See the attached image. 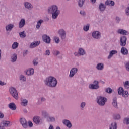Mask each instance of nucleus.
Returning a JSON list of instances; mask_svg holds the SVG:
<instances>
[{
	"label": "nucleus",
	"instance_id": "f257e3e1",
	"mask_svg": "<svg viewBox=\"0 0 129 129\" xmlns=\"http://www.w3.org/2000/svg\"><path fill=\"white\" fill-rule=\"evenodd\" d=\"M44 84L49 88H55L58 84V81L55 77L48 76L44 80Z\"/></svg>",
	"mask_w": 129,
	"mask_h": 129
},
{
	"label": "nucleus",
	"instance_id": "f03ea898",
	"mask_svg": "<svg viewBox=\"0 0 129 129\" xmlns=\"http://www.w3.org/2000/svg\"><path fill=\"white\" fill-rule=\"evenodd\" d=\"M48 12L49 14H52V19L53 20H56L60 15V10L58 9L57 5H52L49 7Z\"/></svg>",
	"mask_w": 129,
	"mask_h": 129
},
{
	"label": "nucleus",
	"instance_id": "7ed1b4c3",
	"mask_svg": "<svg viewBox=\"0 0 129 129\" xmlns=\"http://www.w3.org/2000/svg\"><path fill=\"white\" fill-rule=\"evenodd\" d=\"M96 101L100 106H104L107 102V99L105 97L100 96L97 97Z\"/></svg>",
	"mask_w": 129,
	"mask_h": 129
},
{
	"label": "nucleus",
	"instance_id": "20e7f679",
	"mask_svg": "<svg viewBox=\"0 0 129 129\" xmlns=\"http://www.w3.org/2000/svg\"><path fill=\"white\" fill-rule=\"evenodd\" d=\"M9 93L13 98H15L16 100H18L19 99V94L18 93V91L15 88L13 87H11L9 88Z\"/></svg>",
	"mask_w": 129,
	"mask_h": 129
},
{
	"label": "nucleus",
	"instance_id": "39448f33",
	"mask_svg": "<svg viewBox=\"0 0 129 129\" xmlns=\"http://www.w3.org/2000/svg\"><path fill=\"white\" fill-rule=\"evenodd\" d=\"M91 36L95 40H100L101 39V32L99 31L95 30L92 32Z\"/></svg>",
	"mask_w": 129,
	"mask_h": 129
},
{
	"label": "nucleus",
	"instance_id": "423d86ee",
	"mask_svg": "<svg viewBox=\"0 0 129 129\" xmlns=\"http://www.w3.org/2000/svg\"><path fill=\"white\" fill-rule=\"evenodd\" d=\"M93 84L89 85V89L97 90L99 89V82L97 81H94Z\"/></svg>",
	"mask_w": 129,
	"mask_h": 129
},
{
	"label": "nucleus",
	"instance_id": "0eeeda50",
	"mask_svg": "<svg viewBox=\"0 0 129 129\" xmlns=\"http://www.w3.org/2000/svg\"><path fill=\"white\" fill-rule=\"evenodd\" d=\"M127 38L125 36H122L120 38L119 44L122 47H124L126 45Z\"/></svg>",
	"mask_w": 129,
	"mask_h": 129
},
{
	"label": "nucleus",
	"instance_id": "6e6552de",
	"mask_svg": "<svg viewBox=\"0 0 129 129\" xmlns=\"http://www.w3.org/2000/svg\"><path fill=\"white\" fill-rule=\"evenodd\" d=\"M78 72V69L77 68H73L70 71V74L69 75V77L70 78H73L74 77V76Z\"/></svg>",
	"mask_w": 129,
	"mask_h": 129
},
{
	"label": "nucleus",
	"instance_id": "1a4fd4ad",
	"mask_svg": "<svg viewBox=\"0 0 129 129\" xmlns=\"http://www.w3.org/2000/svg\"><path fill=\"white\" fill-rule=\"evenodd\" d=\"M33 120L35 124H42V119H41V117L39 116H35L33 118Z\"/></svg>",
	"mask_w": 129,
	"mask_h": 129
},
{
	"label": "nucleus",
	"instance_id": "9d476101",
	"mask_svg": "<svg viewBox=\"0 0 129 129\" xmlns=\"http://www.w3.org/2000/svg\"><path fill=\"white\" fill-rule=\"evenodd\" d=\"M58 34L59 35V36L61 38L62 40H64L66 38V32L64 29H59L58 31Z\"/></svg>",
	"mask_w": 129,
	"mask_h": 129
},
{
	"label": "nucleus",
	"instance_id": "9b49d317",
	"mask_svg": "<svg viewBox=\"0 0 129 129\" xmlns=\"http://www.w3.org/2000/svg\"><path fill=\"white\" fill-rule=\"evenodd\" d=\"M75 56H84L85 54H86V52L85 51V50L82 48H80L79 49L78 52H75Z\"/></svg>",
	"mask_w": 129,
	"mask_h": 129
},
{
	"label": "nucleus",
	"instance_id": "f8f14e48",
	"mask_svg": "<svg viewBox=\"0 0 129 129\" xmlns=\"http://www.w3.org/2000/svg\"><path fill=\"white\" fill-rule=\"evenodd\" d=\"M117 33L120 35H122L123 36H128L129 35V32L128 31L122 29H118Z\"/></svg>",
	"mask_w": 129,
	"mask_h": 129
},
{
	"label": "nucleus",
	"instance_id": "ddd939ff",
	"mask_svg": "<svg viewBox=\"0 0 129 129\" xmlns=\"http://www.w3.org/2000/svg\"><path fill=\"white\" fill-rule=\"evenodd\" d=\"M42 40L43 42L46 43V44H50L51 43V38L47 34H44L42 35Z\"/></svg>",
	"mask_w": 129,
	"mask_h": 129
},
{
	"label": "nucleus",
	"instance_id": "4468645a",
	"mask_svg": "<svg viewBox=\"0 0 129 129\" xmlns=\"http://www.w3.org/2000/svg\"><path fill=\"white\" fill-rule=\"evenodd\" d=\"M62 123L68 128H71L72 127V123H71V122L69 120L63 119L62 120Z\"/></svg>",
	"mask_w": 129,
	"mask_h": 129
},
{
	"label": "nucleus",
	"instance_id": "2eb2a0df",
	"mask_svg": "<svg viewBox=\"0 0 129 129\" xmlns=\"http://www.w3.org/2000/svg\"><path fill=\"white\" fill-rule=\"evenodd\" d=\"M96 69L98 71H102L104 69V63L103 62H98L96 66Z\"/></svg>",
	"mask_w": 129,
	"mask_h": 129
},
{
	"label": "nucleus",
	"instance_id": "dca6fc26",
	"mask_svg": "<svg viewBox=\"0 0 129 129\" xmlns=\"http://www.w3.org/2000/svg\"><path fill=\"white\" fill-rule=\"evenodd\" d=\"M14 27H15L14 24L10 23L7 24L5 26L6 32H11V31L14 29Z\"/></svg>",
	"mask_w": 129,
	"mask_h": 129
},
{
	"label": "nucleus",
	"instance_id": "f3484780",
	"mask_svg": "<svg viewBox=\"0 0 129 129\" xmlns=\"http://www.w3.org/2000/svg\"><path fill=\"white\" fill-rule=\"evenodd\" d=\"M20 122L22 124L24 128H27L28 127V124L27 123V120L25 118H21L20 120Z\"/></svg>",
	"mask_w": 129,
	"mask_h": 129
},
{
	"label": "nucleus",
	"instance_id": "a211bd4d",
	"mask_svg": "<svg viewBox=\"0 0 129 129\" xmlns=\"http://www.w3.org/2000/svg\"><path fill=\"white\" fill-rule=\"evenodd\" d=\"M23 6L27 10H31L32 9H33V5L30 2H24L23 3Z\"/></svg>",
	"mask_w": 129,
	"mask_h": 129
},
{
	"label": "nucleus",
	"instance_id": "6ab92c4d",
	"mask_svg": "<svg viewBox=\"0 0 129 129\" xmlns=\"http://www.w3.org/2000/svg\"><path fill=\"white\" fill-rule=\"evenodd\" d=\"M25 73L26 75L28 76H31L33 75L34 73V70L33 68H29L25 71Z\"/></svg>",
	"mask_w": 129,
	"mask_h": 129
},
{
	"label": "nucleus",
	"instance_id": "aec40b11",
	"mask_svg": "<svg viewBox=\"0 0 129 129\" xmlns=\"http://www.w3.org/2000/svg\"><path fill=\"white\" fill-rule=\"evenodd\" d=\"M26 25V20L25 19H22L20 20V21L19 23L18 26L19 28L22 29V28H24L25 25Z\"/></svg>",
	"mask_w": 129,
	"mask_h": 129
},
{
	"label": "nucleus",
	"instance_id": "412c9836",
	"mask_svg": "<svg viewBox=\"0 0 129 129\" xmlns=\"http://www.w3.org/2000/svg\"><path fill=\"white\" fill-rule=\"evenodd\" d=\"M39 45H40V41H35L31 43L29 47L32 49L33 48H36V47H37V46H39Z\"/></svg>",
	"mask_w": 129,
	"mask_h": 129
},
{
	"label": "nucleus",
	"instance_id": "4be33fe9",
	"mask_svg": "<svg viewBox=\"0 0 129 129\" xmlns=\"http://www.w3.org/2000/svg\"><path fill=\"white\" fill-rule=\"evenodd\" d=\"M115 54H117V50H112L110 51L109 52V54L108 56L107 59H108L109 60L111 59V58L113 57V55H115Z\"/></svg>",
	"mask_w": 129,
	"mask_h": 129
},
{
	"label": "nucleus",
	"instance_id": "5701e85b",
	"mask_svg": "<svg viewBox=\"0 0 129 129\" xmlns=\"http://www.w3.org/2000/svg\"><path fill=\"white\" fill-rule=\"evenodd\" d=\"M46 98H45L44 97H40L38 98L37 104L40 105V104H42L43 102H46Z\"/></svg>",
	"mask_w": 129,
	"mask_h": 129
},
{
	"label": "nucleus",
	"instance_id": "b1692460",
	"mask_svg": "<svg viewBox=\"0 0 129 129\" xmlns=\"http://www.w3.org/2000/svg\"><path fill=\"white\" fill-rule=\"evenodd\" d=\"M12 122H10L9 121H3L2 122V125L3 126L10 127L12 126Z\"/></svg>",
	"mask_w": 129,
	"mask_h": 129
},
{
	"label": "nucleus",
	"instance_id": "393cba45",
	"mask_svg": "<svg viewBox=\"0 0 129 129\" xmlns=\"http://www.w3.org/2000/svg\"><path fill=\"white\" fill-rule=\"evenodd\" d=\"M109 129H117V123L116 122H112L109 125Z\"/></svg>",
	"mask_w": 129,
	"mask_h": 129
},
{
	"label": "nucleus",
	"instance_id": "a878e982",
	"mask_svg": "<svg viewBox=\"0 0 129 129\" xmlns=\"http://www.w3.org/2000/svg\"><path fill=\"white\" fill-rule=\"evenodd\" d=\"M121 53L122 55H128V50L126 48L122 47L121 49Z\"/></svg>",
	"mask_w": 129,
	"mask_h": 129
},
{
	"label": "nucleus",
	"instance_id": "bb28decb",
	"mask_svg": "<svg viewBox=\"0 0 129 129\" xmlns=\"http://www.w3.org/2000/svg\"><path fill=\"white\" fill-rule=\"evenodd\" d=\"M8 106L11 110H16V109H17V106H16L14 103H9Z\"/></svg>",
	"mask_w": 129,
	"mask_h": 129
},
{
	"label": "nucleus",
	"instance_id": "cd10ccee",
	"mask_svg": "<svg viewBox=\"0 0 129 129\" xmlns=\"http://www.w3.org/2000/svg\"><path fill=\"white\" fill-rule=\"evenodd\" d=\"M44 23V20L40 19L37 22L36 28L37 29V30H39L41 28V26L42 24Z\"/></svg>",
	"mask_w": 129,
	"mask_h": 129
},
{
	"label": "nucleus",
	"instance_id": "c85d7f7f",
	"mask_svg": "<svg viewBox=\"0 0 129 129\" xmlns=\"http://www.w3.org/2000/svg\"><path fill=\"white\" fill-rule=\"evenodd\" d=\"M21 104L22 106H27L28 105V100L26 99H21Z\"/></svg>",
	"mask_w": 129,
	"mask_h": 129
},
{
	"label": "nucleus",
	"instance_id": "c756f323",
	"mask_svg": "<svg viewBox=\"0 0 129 129\" xmlns=\"http://www.w3.org/2000/svg\"><path fill=\"white\" fill-rule=\"evenodd\" d=\"M112 104L113 106L115 107V108H118V106L117 105V99L116 97L113 98Z\"/></svg>",
	"mask_w": 129,
	"mask_h": 129
},
{
	"label": "nucleus",
	"instance_id": "7c9ffc66",
	"mask_svg": "<svg viewBox=\"0 0 129 129\" xmlns=\"http://www.w3.org/2000/svg\"><path fill=\"white\" fill-rule=\"evenodd\" d=\"M99 8L101 12H103V11H105V9H106V6H105V5L104 4L100 3L99 5Z\"/></svg>",
	"mask_w": 129,
	"mask_h": 129
},
{
	"label": "nucleus",
	"instance_id": "2f4dec72",
	"mask_svg": "<svg viewBox=\"0 0 129 129\" xmlns=\"http://www.w3.org/2000/svg\"><path fill=\"white\" fill-rule=\"evenodd\" d=\"M41 114L45 118H48L49 117V112L46 110L42 111Z\"/></svg>",
	"mask_w": 129,
	"mask_h": 129
},
{
	"label": "nucleus",
	"instance_id": "473e14b6",
	"mask_svg": "<svg viewBox=\"0 0 129 129\" xmlns=\"http://www.w3.org/2000/svg\"><path fill=\"white\" fill-rule=\"evenodd\" d=\"M47 121L49 122H54L55 120H56V119L55 118V117L54 116H48V117L47 118Z\"/></svg>",
	"mask_w": 129,
	"mask_h": 129
},
{
	"label": "nucleus",
	"instance_id": "72a5a7b5",
	"mask_svg": "<svg viewBox=\"0 0 129 129\" xmlns=\"http://www.w3.org/2000/svg\"><path fill=\"white\" fill-rule=\"evenodd\" d=\"M16 61H17V54L14 53L11 56V61L12 62V63H14Z\"/></svg>",
	"mask_w": 129,
	"mask_h": 129
},
{
	"label": "nucleus",
	"instance_id": "f704fd0d",
	"mask_svg": "<svg viewBox=\"0 0 129 129\" xmlns=\"http://www.w3.org/2000/svg\"><path fill=\"white\" fill-rule=\"evenodd\" d=\"M19 79L23 82H26L27 81V78L24 75H21L19 76Z\"/></svg>",
	"mask_w": 129,
	"mask_h": 129
},
{
	"label": "nucleus",
	"instance_id": "c9c22d12",
	"mask_svg": "<svg viewBox=\"0 0 129 129\" xmlns=\"http://www.w3.org/2000/svg\"><path fill=\"white\" fill-rule=\"evenodd\" d=\"M114 119L116 120H119L120 118H121V116H120V114H115L113 116Z\"/></svg>",
	"mask_w": 129,
	"mask_h": 129
},
{
	"label": "nucleus",
	"instance_id": "e433bc0d",
	"mask_svg": "<svg viewBox=\"0 0 129 129\" xmlns=\"http://www.w3.org/2000/svg\"><path fill=\"white\" fill-rule=\"evenodd\" d=\"M18 47H19V43L17 42H14L12 45V49H17Z\"/></svg>",
	"mask_w": 129,
	"mask_h": 129
},
{
	"label": "nucleus",
	"instance_id": "4c0bfd02",
	"mask_svg": "<svg viewBox=\"0 0 129 129\" xmlns=\"http://www.w3.org/2000/svg\"><path fill=\"white\" fill-rule=\"evenodd\" d=\"M84 3H85V0H79L78 1V6L80 8H82L83 7V5H84Z\"/></svg>",
	"mask_w": 129,
	"mask_h": 129
},
{
	"label": "nucleus",
	"instance_id": "58836bf2",
	"mask_svg": "<svg viewBox=\"0 0 129 129\" xmlns=\"http://www.w3.org/2000/svg\"><path fill=\"white\" fill-rule=\"evenodd\" d=\"M89 27H90V25L89 24H87L86 25L84 26L83 30L85 32H88L89 31Z\"/></svg>",
	"mask_w": 129,
	"mask_h": 129
},
{
	"label": "nucleus",
	"instance_id": "ea45409f",
	"mask_svg": "<svg viewBox=\"0 0 129 129\" xmlns=\"http://www.w3.org/2000/svg\"><path fill=\"white\" fill-rule=\"evenodd\" d=\"M124 91V90H123V88L121 87H119L118 89V93L119 95H122Z\"/></svg>",
	"mask_w": 129,
	"mask_h": 129
},
{
	"label": "nucleus",
	"instance_id": "a19ab883",
	"mask_svg": "<svg viewBox=\"0 0 129 129\" xmlns=\"http://www.w3.org/2000/svg\"><path fill=\"white\" fill-rule=\"evenodd\" d=\"M122 97L126 98V97H128V92L127 91H124L122 94Z\"/></svg>",
	"mask_w": 129,
	"mask_h": 129
},
{
	"label": "nucleus",
	"instance_id": "79ce46f5",
	"mask_svg": "<svg viewBox=\"0 0 129 129\" xmlns=\"http://www.w3.org/2000/svg\"><path fill=\"white\" fill-rule=\"evenodd\" d=\"M85 105H86V103H85V102H82V103H81L80 107L81 110H83V109H84V107H85Z\"/></svg>",
	"mask_w": 129,
	"mask_h": 129
},
{
	"label": "nucleus",
	"instance_id": "37998d69",
	"mask_svg": "<svg viewBox=\"0 0 129 129\" xmlns=\"http://www.w3.org/2000/svg\"><path fill=\"white\" fill-rule=\"evenodd\" d=\"M123 85H124V87L126 89H128L129 87V81H125L124 82H123Z\"/></svg>",
	"mask_w": 129,
	"mask_h": 129
},
{
	"label": "nucleus",
	"instance_id": "c03bdc74",
	"mask_svg": "<svg viewBox=\"0 0 129 129\" xmlns=\"http://www.w3.org/2000/svg\"><path fill=\"white\" fill-rule=\"evenodd\" d=\"M19 36L20 38H26V34L25 33V31L20 32L19 33Z\"/></svg>",
	"mask_w": 129,
	"mask_h": 129
},
{
	"label": "nucleus",
	"instance_id": "a18cd8bd",
	"mask_svg": "<svg viewBox=\"0 0 129 129\" xmlns=\"http://www.w3.org/2000/svg\"><path fill=\"white\" fill-rule=\"evenodd\" d=\"M80 14L82 17H86V12L84 10H81L80 12Z\"/></svg>",
	"mask_w": 129,
	"mask_h": 129
},
{
	"label": "nucleus",
	"instance_id": "49530a36",
	"mask_svg": "<svg viewBox=\"0 0 129 129\" xmlns=\"http://www.w3.org/2000/svg\"><path fill=\"white\" fill-rule=\"evenodd\" d=\"M123 122L125 124L128 125L129 124V117H125L124 119Z\"/></svg>",
	"mask_w": 129,
	"mask_h": 129
},
{
	"label": "nucleus",
	"instance_id": "de8ad7c7",
	"mask_svg": "<svg viewBox=\"0 0 129 129\" xmlns=\"http://www.w3.org/2000/svg\"><path fill=\"white\" fill-rule=\"evenodd\" d=\"M54 40L56 44H59V43H60V38H59L58 37L55 36L54 37Z\"/></svg>",
	"mask_w": 129,
	"mask_h": 129
},
{
	"label": "nucleus",
	"instance_id": "09e8293b",
	"mask_svg": "<svg viewBox=\"0 0 129 129\" xmlns=\"http://www.w3.org/2000/svg\"><path fill=\"white\" fill-rule=\"evenodd\" d=\"M105 92H106L107 93H112V89L110 88H107L105 89Z\"/></svg>",
	"mask_w": 129,
	"mask_h": 129
},
{
	"label": "nucleus",
	"instance_id": "8fccbe9b",
	"mask_svg": "<svg viewBox=\"0 0 129 129\" xmlns=\"http://www.w3.org/2000/svg\"><path fill=\"white\" fill-rule=\"evenodd\" d=\"M126 70L129 72V61H127L124 64Z\"/></svg>",
	"mask_w": 129,
	"mask_h": 129
},
{
	"label": "nucleus",
	"instance_id": "3c124183",
	"mask_svg": "<svg viewBox=\"0 0 129 129\" xmlns=\"http://www.w3.org/2000/svg\"><path fill=\"white\" fill-rule=\"evenodd\" d=\"M121 20V19H120V18H119V17H116L115 21L117 24H119V23H120Z\"/></svg>",
	"mask_w": 129,
	"mask_h": 129
},
{
	"label": "nucleus",
	"instance_id": "603ef678",
	"mask_svg": "<svg viewBox=\"0 0 129 129\" xmlns=\"http://www.w3.org/2000/svg\"><path fill=\"white\" fill-rule=\"evenodd\" d=\"M53 55L54 56H58V55H60V51L58 50H55L53 51Z\"/></svg>",
	"mask_w": 129,
	"mask_h": 129
},
{
	"label": "nucleus",
	"instance_id": "864d4df0",
	"mask_svg": "<svg viewBox=\"0 0 129 129\" xmlns=\"http://www.w3.org/2000/svg\"><path fill=\"white\" fill-rule=\"evenodd\" d=\"M50 51L49 50H46L45 52L44 53V55L45 56H50Z\"/></svg>",
	"mask_w": 129,
	"mask_h": 129
},
{
	"label": "nucleus",
	"instance_id": "5fc2aeb1",
	"mask_svg": "<svg viewBox=\"0 0 129 129\" xmlns=\"http://www.w3.org/2000/svg\"><path fill=\"white\" fill-rule=\"evenodd\" d=\"M33 123L32 122V121H28V126H29V127H33Z\"/></svg>",
	"mask_w": 129,
	"mask_h": 129
},
{
	"label": "nucleus",
	"instance_id": "6e6d98bb",
	"mask_svg": "<svg viewBox=\"0 0 129 129\" xmlns=\"http://www.w3.org/2000/svg\"><path fill=\"white\" fill-rule=\"evenodd\" d=\"M7 83L2 81H0V85H1V86H4V85H6Z\"/></svg>",
	"mask_w": 129,
	"mask_h": 129
},
{
	"label": "nucleus",
	"instance_id": "4d7b16f0",
	"mask_svg": "<svg viewBox=\"0 0 129 129\" xmlns=\"http://www.w3.org/2000/svg\"><path fill=\"white\" fill-rule=\"evenodd\" d=\"M28 53V50H25L24 51V52H23V56L25 57L26 56H27V54Z\"/></svg>",
	"mask_w": 129,
	"mask_h": 129
},
{
	"label": "nucleus",
	"instance_id": "13d9d810",
	"mask_svg": "<svg viewBox=\"0 0 129 129\" xmlns=\"http://www.w3.org/2000/svg\"><path fill=\"white\" fill-rule=\"evenodd\" d=\"M106 6H110V1H107L105 3Z\"/></svg>",
	"mask_w": 129,
	"mask_h": 129
},
{
	"label": "nucleus",
	"instance_id": "bf43d9fd",
	"mask_svg": "<svg viewBox=\"0 0 129 129\" xmlns=\"http://www.w3.org/2000/svg\"><path fill=\"white\" fill-rule=\"evenodd\" d=\"M33 64L34 65V66H37V64H38V61H37L36 60H33Z\"/></svg>",
	"mask_w": 129,
	"mask_h": 129
},
{
	"label": "nucleus",
	"instance_id": "052dcab7",
	"mask_svg": "<svg viewBox=\"0 0 129 129\" xmlns=\"http://www.w3.org/2000/svg\"><path fill=\"white\" fill-rule=\"evenodd\" d=\"M0 118H4V113L0 112Z\"/></svg>",
	"mask_w": 129,
	"mask_h": 129
},
{
	"label": "nucleus",
	"instance_id": "680f3d73",
	"mask_svg": "<svg viewBox=\"0 0 129 129\" xmlns=\"http://www.w3.org/2000/svg\"><path fill=\"white\" fill-rule=\"evenodd\" d=\"M114 5V2L113 1H110V6H113Z\"/></svg>",
	"mask_w": 129,
	"mask_h": 129
},
{
	"label": "nucleus",
	"instance_id": "e2e57ef3",
	"mask_svg": "<svg viewBox=\"0 0 129 129\" xmlns=\"http://www.w3.org/2000/svg\"><path fill=\"white\" fill-rule=\"evenodd\" d=\"M49 129H54V126H52V125H50L49 127Z\"/></svg>",
	"mask_w": 129,
	"mask_h": 129
},
{
	"label": "nucleus",
	"instance_id": "0e129e2a",
	"mask_svg": "<svg viewBox=\"0 0 129 129\" xmlns=\"http://www.w3.org/2000/svg\"><path fill=\"white\" fill-rule=\"evenodd\" d=\"M23 112L24 113H27L28 112V110H27V109H24Z\"/></svg>",
	"mask_w": 129,
	"mask_h": 129
},
{
	"label": "nucleus",
	"instance_id": "69168bd1",
	"mask_svg": "<svg viewBox=\"0 0 129 129\" xmlns=\"http://www.w3.org/2000/svg\"><path fill=\"white\" fill-rule=\"evenodd\" d=\"M91 2L92 3V4H95V3L96 2V0H91Z\"/></svg>",
	"mask_w": 129,
	"mask_h": 129
},
{
	"label": "nucleus",
	"instance_id": "338daca9",
	"mask_svg": "<svg viewBox=\"0 0 129 129\" xmlns=\"http://www.w3.org/2000/svg\"><path fill=\"white\" fill-rule=\"evenodd\" d=\"M56 129H61L60 127H56Z\"/></svg>",
	"mask_w": 129,
	"mask_h": 129
}]
</instances>
